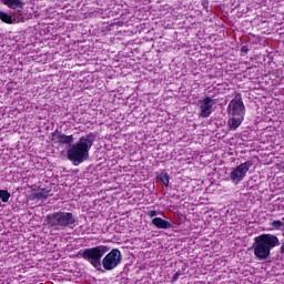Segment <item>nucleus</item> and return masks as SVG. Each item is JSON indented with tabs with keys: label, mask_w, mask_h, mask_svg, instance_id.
Wrapping results in <instances>:
<instances>
[{
	"label": "nucleus",
	"mask_w": 284,
	"mask_h": 284,
	"mask_svg": "<svg viewBox=\"0 0 284 284\" xmlns=\"http://www.w3.org/2000/svg\"><path fill=\"white\" fill-rule=\"evenodd\" d=\"M227 113L230 115L229 129L234 132L241 128V123L245 120V104L243 103V95L241 93H234V98L227 105Z\"/></svg>",
	"instance_id": "4"
},
{
	"label": "nucleus",
	"mask_w": 284,
	"mask_h": 284,
	"mask_svg": "<svg viewBox=\"0 0 284 284\" xmlns=\"http://www.w3.org/2000/svg\"><path fill=\"white\" fill-rule=\"evenodd\" d=\"M50 192L52 191L49 189H38L34 193H32V197L41 201V199H48V196H50Z\"/></svg>",
	"instance_id": "10"
},
{
	"label": "nucleus",
	"mask_w": 284,
	"mask_h": 284,
	"mask_svg": "<svg viewBox=\"0 0 284 284\" xmlns=\"http://www.w3.org/2000/svg\"><path fill=\"white\" fill-rule=\"evenodd\" d=\"M1 1H2L3 6H7L10 2V0H1Z\"/></svg>",
	"instance_id": "20"
},
{
	"label": "nucleus",
	"mask_w": 284,
	"mask_h": 284,
	"mask_svg": "<svg viewBox=\"0 0 284 284\" xmlns=\"http://www.w3.org/2000/svg\"><path fill=\"white\" fill-rule=\"evenodd\" d=\"M94 139L97 134L90 132L85 135H82L70 149L67 151V156L72 163H83L90 158V150L94 145Z\"/></svg>",
	"instance_id": "2"
},
{
	"label": "nucleus",
	"mask_w": 284,
	"mask_h": 284,
	"mask_svg": "<svg viewBox=\"0 0 284 284\" xmlns=\"http://www.w3.org/2000/svg\"><path fill=\"white\" fill-rule=\"evenodd\" d=\"M52 141H57L60 145H72L74 143V135H67L58 129L51 133Z\"/></svg>",
	"instance_id": "8"
},
{
	"label": "nucleus",
	"mask_w": 284,
	"mask_h": 284,
	"mask_svg": "<svg viewBox=\"0 0 284 284\" xmlns=\"http://www.w3.org/2000/svg\"><path fill=\"white\" fill-rule=\"evenodd\" d=\"M252 165H254V162L246 161L234 168L230 173L231 181L239 185L247 176V172H250Z\"/></svg>",
	"instance_id": "6"
},
{
	"label": "nucleus",
	"mask_w": 284,
	"mask_h": 284,
	"mask_svg": "<svg viewBox=\"0 0 284 284\" xmlns=\"http://www.w3.org/2000/svg\"><path fill=\"white\" fill-rule=\"evenodd\" d=\"M280 252H281V254H284V243H283L282 246L280 247Z\"/></svg>",
	"instance_id": "19"
},
{
	"label": "nucleus",
	"mask_w": 284,
	"mask_h": 284,
	"mask_svg": "<svg viewBox=\"0 0 284 284\" xmlns=\"http://www.w3.org/2000/svg\"><path fill=\"white\" fill-rule=\"evenodd\" d=\"M156 180L161 181L165 187H169L170 185V174L168 173H160L156 175Z\"/></svg>",
	"instance_id": "11"
},
{
	"label": "nucleus",
	"mask_w": 284,
	"mask_h": 284,
	"mask_svg": "<svg viewBox=\"0 0 284 284\" xmlns=\"http://www.w3.org/2000/svg\"><path fill=\"white\" fill-rule=\"evenodd\" d=\"M281 245V241L278 236L270 233H263L254 237L253 243V253L254 256L257 257L258 261H266L270 258V254H272V250L274 247H278Z\"/></svg>",
	"instance_id": "3"
},
{
	"label": "nucleus",
	"mask_w": 284,
	"mask_h": 284,
	"mask_svg": "<svg viewBox=\"0 0 284 284\" xmlns=\"http://www.w3.org/2000/svg\"><path fill=\"white\" fill-rule=\"evenodd\" d=\"M271 227H273V230H281V227H283V222L281 220H275L271 223Z\"/></svg>",
	"instance_id": "15"
},
{
	"label": "nucleus",
	"mask_w": 284,
	"mask_h": 284,
	"mask_svg": "<svg viewBox=\"0 0 284 284\" xmlns=\"http://www.w3.org/2000/svg\"><path fill=\"white\" fill-rule=\"evenodd\" d=\"M152 225H154V227H158V230H172V223L163 220L162 217H154L152 220Z\"/></svg>",
	"instance_id": "9"
},
{
	"label": "nucleus",
	"mask_w": 284,
	"mask_h": 284,
	"mask_svg": "<svg viewBox=\"0 0 284 284\" xmlns=\"http://www.w3.org/2000/svg\"><path fill=\"white\" fill-rule=\"evenodd\" d=\"M23 1L21 0H9L7 7H9L11 10H17V8H23Z\"/></svg>",
	"instance_id": "12"
},
{
	"label": "nucleus",
	"mask_w": 284,
	"mask_h": 284,
	"mask_svg": "<svg viewBox=\"0 0 284 284\" xmlns=\"http://www.w3.org/2000/svg\"><path fill=\"white\" fill-rule=\"evenodd\" d=\"M0 20L3 22V23H8L9 26H12L13 21H12V16L3 12V11H0Z\"/></svg>",
	"instance_id": "13"
},
{
	"label": "nucleus",
	"mask_w": 284,
	"mask_h": 284,
	"mask_svg": "<svg viewBox=\"0 0 284 284\" xmlns=\"http://www.w3.org/2000/svg\"><path fill=\"white\" fill-rule=\"evenodd\" d=\"M183 273H181V271H178L173 274V277H172V283H176L179 281V278H181V275Z\"/></svg>",
	"instance_id": "16"
},
{
	"label": "nucleus",
	"mask_w": 284,
	"mask_h": 284,
	"mask_svg": "<svg viewBox=\"0 0 284 284\" xmlns=\"http://www.w3.org/2000/svg\"><path fill=\"white\" fill-rule=\"evenodd\" d=\"M0 199L2 203H8V201H10V192L6 190H0Z\"/></svg>",
	"instance_id": "14"
},
{
	"label": "nucleus",
	"mask_w": 284,
	"mask_h": 284,
	"mask_svg": "<svg viewBox=\"0 0 284 284\" xmlns=\"http://www.w3.org/2000/svg\"><path fill=\"white\" fill-rule=\"evenodd\" d=\"M45 223L50 230H55L57 232L68 230V227H77V219L70 212L58 211L51 213L47 215Z\"/></svg>",
	"instance_id": "5"
},
{
	"label": "nucleus",
	"mask_w": 284,
	"mask_h": 284,
	"mask_svg": "<svg viewBox=\"0 0 284 284\" xmlns=\"http://www.w3.org/2000/svg\"><path fill=\"white\" fill-rule=\"evenodd\" d=\"M156 214H158V212L154 211V210L148 212V216H149L150 219H154V216H156Z\"/></svg>",
	"instance_id": "17"
},
{
	"label": "nucleus",
	"mask_w": 284,
	"mask_h": 284,
	"mask_svg": "<svg viewBox=\"0 0 284 284\" xmlns=\"http://www.w3.org/2000/svg\"><path fill=\"white\" fill-rule=\"evenodd\" d=\"M200 103V116L207 119L212 114V108H214V100L210 97H205Z\"/></svg>",
	"instance_id": "7"
},
{
	"label": "nucleus",
	"mask_w": 284,
	"mask_h": 284,
	"mask_svg": "<svg viewBox=\"0 0 284 284\" xmlns=\"http://www.w3.org/2000/svg\"><path fill=\"white\" fill-rule=\"evenodd\" d=\"M78 256L90 263L95 270L101 271L102 266L106 272L116 270L121 265V261H123L121 251L119 248L110 251V246L108 245L84 248L83 251H79Z\"/></svg>",
	"instance_id": "1"
},
{
	"label": "nucleus",
	"mask_w": 284,
	"mask_h": 284,
	"mask_svg": "<svg viewBox=\"0 0 284 284\" xmlns=\"http://www.w3.org/2000/svg\"><path fill=\"white\" fill-rule=\"evenodd\" d=\"M241 52H244L245 54H247V52H250V49L247 48V45L242 47Z\"/></svg>",
	"instance_id": "18"
}]
</instances>
